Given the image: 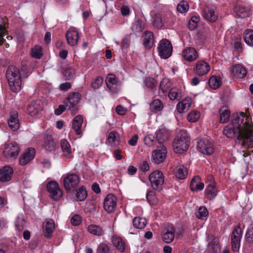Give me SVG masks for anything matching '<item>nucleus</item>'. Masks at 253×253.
<instances>
[{
  "mask_svg": "<svg viewBox=\"0 0 253 253\" xmlns=\"http://www.w3.org/2000/svg\"><path fill=\"white\" fill-rule=\"evenodd\" d=\"M223 133L227 138L242 140V146H253V123L247 113H236L231 122L223 129Z\"/></svg>",
  "mask_w": 253,
  "mask_h": 253,
  "instance_id": "1",
  "label": "nucleus"
},
{
  "mask_svg": "<svg viewBox=\"0 0 253 253\" xmlns=\"http://www.w3.org/2000/svg\"><path fill=\"white\" fill-rule=\"evenodd\" d=\"M6 77L11 90L18 92L21 88V78L19 70L15 66L9 67L6 71Z\"/></svg>",
  "mask_w": 253,
  "mask_h": 253,
  "instance_id": "2",
  "label": "nucleus"
},
{
  "mask_svg": "<svg viewBox=\"0 0 253 253\" xmlns=\"http://www.w3.org/2000/svg\"><path fill=\"white\" fill-rule=\"evenodd\" d=\"M190 144V138L185 130H181L174 140L173 145L175 153L181 154L186 151Z\"/></svg>",
  "mask_w": 253,
  "mask_h": 253,
  "instance_id": "3",
  "label": "nucleus"
},
{
  "mask_svg": "<svg viewBox=\"0 0 253 253\" xmlns=\"http://www.w3.org/2000/svg\"><path fill=\"white\" fill-rule=\"evenodd\" d=\"M20 151L19 145L15 142H6L4 144L3 154L8 159H16Z\"/></svg>",
  "mask_w": 253,
  "mask_h": 253,
  "instance_id": "4",
  "label": "nucleus"
},
{
  "mask_svg": "<svg viewBox=\"0 0 253 253\" xmlns=\"http://www.w3.org/2000/svg\"><path fill=\"white\" fill-rule=\"evenodd\" d=\"M80 179L75 173H68L63 177L64 186L67 192H72L77 187Z\"/></svg>",
  "mask_w": 253,
  "mask_h": 253,
  "instance_id": "5",
  "label": "nucleus"
},
{
  "mask_svg": "<svg viewBox=\"0 0 253 253\" xmlns=\"http://www.w3.org/2000/svg\"><path fill=\"white\" fill-rule=\"evenodd\" d=\"M149 179L152 187L155 190H160L164 183V175L160 170H155L151 172L149 176Z\"/></svg>",
  "mask_w": 253,
  "mask_h": 253,
  "instance_id": "6",
  "label": "nucleus"
},
{
  "mask_svg": "<svg viewBox=\"0 0 253 253\" xmlns=\"http://www.w3.org/2000/svg\"><path fill=\"white\" fill-rule=\"evenodd\" d=\"M158 51L161 58L167 59L169 57L172 51V46L170 42L167 39L161 40L159 43Z\"/></svg>",
  "mask_w": 253,
  "mask_h": 253,
  "instance_id": "7",
  "label": "nucleus"
},
{
  "mask_svg": "<svg viewBox=\"0 0 253 253\" xmlns=\"http://www.w3.org/2000/svg\"><path fill=\"white\" fill-rule=\"evenodd\" d=\"M198 151L204 155H210L213 152L212 143L207 139H202L197 142Z\"/></svg>",
  "mask_w": 253,
  "mask_h": 253,
  "instance_id": "8",
  "label": "nucleus"
},
{
  "mask_svg": "<svg viewBox=\"0 0 253 253\" xmlns=\"http://www.w3.org/2000/svg\"><path fill=\"white\" fill-rule=\"evenodd\" d=\"M167 150L164 145L160 144L157 149L154 150L152 154V159L157 164L163 162L166 158Z\"/></svg>",
  "mask_w": 253,
  "mask_h": 253,
  "instance_id": "9",
  "label": "nucleus"
},
{
  "mask_svg": "<svg viewBox=\"0 0 253 253\" xmlns=\"http://www.w3.org/2000/svg\"><path fill=\"white\" fill-rule=\"evenodd\" d=\"M47 190L51 198L55 201H58L62 196V191L58 183L55 181L49 182L47 185Z\"/></svg>",
  "mask_w": 253,
  "mask_h": 253,
  "instance_id": "10",
  "label": "nucleus"
},
{
  "mask_svg": "<svg viewBox=\"0 0 253 253\" xmlns=\"http://www.w3.org/2000/svg\"><path fill=\"white\" fill-rule=\"evenodd\" d=\"M108 88L113 92L117 93L120 89L121 82L114 74H109L105 79Z\"/></svg>",
  "mask_w": 253,
  "mask_h": 253,
  "instance_id": "11",
  "label": "nucleus"
},
{
  "mask_svg": "<svg viewBox=\"0 0 253 253\" xmlns=\"http://www.w3.org/2000/svg\"><path fill=\"white\" fill-rule=\"evenodd\" d=\"M117 207V198L112 194L106 196L104 201V209L108 213L115 211Z\"/></svg>",
  "mask_w": 253,
  "mask_h": 253,
  "instance_id": "12",
  "label": "nucleus"
},
{
  "mask_svg": "<svg viewBox=\"0 0 253 253\" xmlns=\"http://www.w3.org/2000/svg\"><path fill=\"white\" fill-rule=\"evenodd\" d=\"M242 232L239 226L235 227L231 235L232 248L234 251H237L239 247Z\"/></svg>",
  "mask_w": 253,
  "mask_h": 253,
  "instance_id": "13",
  "label": "nucleus"
},
{
  "mask_svg": "<svg viewBox=\"0 0 253 253\" xmlns=\"http://www.w3.org/2000/svg\"><path fill=\"white\" fill-rule=\"evenodd\" d=\"M231 76L234 78L243 79L247 75V70L242 65L235 64L230 68Z\"/></svg>",
  "mask_w": 253,
  "mask_h": 253,
  "instance_id": "14",
  "label": "nucleus"
},
{
  "mask_svg": "<svg viewBox=\"0 0 253 253\" xmlns=\"http://www.w3.org/2000/svg\"><path fill=\"white\" fill-rule=\"evenodd\" d=\"M182 55L187 61L192 62L199 57V54L196 49L192 47H186L183 50Z\"/></svg>",
  "mask_w": 253,
  "mask_h": 253,
  "instance_id": "15",
  "label": "nucleus"
},
{
  "mask_svg": "<svg viewBox=\"0 0 253 253\" xmlns=\"http://www.w3.org/2000/svg\"><path fill=\"white\" fill-rule=\"evenodd\" d=\"M211 69L210 65L206 62L201 60L198 61L194 68V72L199 76H204L207 74Z\"/></svg>",
  "mask_w": 253,
  "mask_h": 253,
  "instance_id": "16",
  "label": "nucleus"
},
{
  "mask_svg": "<svg viewBox=\"0 0 253 253\" xmlns=\"http://www.w3.org/2000/svg\"><path fill=\"white\" fill-rule=\"evenodd\" d=\"M207 240L208 241V250L211 253H219L220 251V247L218 239L212 235H210L208 237Z\"/></svg>",
  "mask_w": 253,
  "mask_h": 253,
  "instance_id": "17",
  "label": "nucleus"
},
{
  "mask_svg": "<svg viewBox=\"0 0 253 253\" xmlns=\"http://www.w3.org/2000/svg\"><path fill=\"white\" fill-rule=\"evenodd\" d=\"M66 38L70 45L75 46L77 45L79 39V33L74 28H71L67 31Z\"/></svg>",
  "mask_w": 253,
  "mask_h": 253,
  "instance_id": "18",
  "label": "nucleus"
},
{
  "mask_svg": "<svg viewBox=\"0 0 253 253\" xmlns=\"http://www.w3.org/2000/svg\"><path fill=\"white\" fill-rule=\"evenodd\" d=\"M35 150L33 148L28 149L20 157L19 164L21 165H25L32 161L35 157Z\"/></svg>",
  "mask_w": 253,
  "mask_h": 253,
  "instance_id": "19",
  "label": "nucleus"
},
{
  "mask_svg": "<svg viewBox=\"0 0 253 253\" xmlns=\"http://www.w3.org/2000/svg\"><path fill=\"white\" fill-rule=\"evenodd\" d=\"M203 16L205 19L211 22H215L217 18L214 8L212 6H206L203 10Z\"/></svg>",
  "mask_w": 253,
  "mask_h": 253,
  "instance_id": "20",
  "label": "nucleus"
},
{
  "mask_svg": "<svg viewBox=\"0 0 253 253\" xmlns=\"http://www.w3.org/2000/svg\"><path fill=\"white\" fill-rule=\"evenodd\" d=\"M42 109V106L39 100L32 101L27 108L29 115L32 117H36Z\"/></svg>",
  "mask_w": 253,
  "mask_h": 253,
  "instance_id": "21",
  "label": "nucleus"
},
{
  "mask_svg": "<svg viewBox=\"0 0 253 253\" xmlns=\"http://www.w3.org/2000/svg\"><path fill=\"white\" fill-rule=\"evenodd\" d=\"M13 171L9 166H4L0 169V182H5L10 181Z\"/></svg>",
  "mask_w": 253,
  "mask_h": 253,
  "instance_id": "22",
  "label": "nucleus"
},
{
  "mask_svg": "<svg viewBox=\"0 0 253 253\" xmlns=\"http://www.w3.org/2000/svg\"><path fill=\"white\" fill-rule=\"evenodd\" d=\"M234 11L236 15L241 18L249 17L251 14L250 7L242 5H237L234 8Z\"/></svg>",
  "mask_w": 253,
  "mask_h": 253,
  "instance_id": "23",
  "label": "nucleus"
},
{
  "mask_svg": "<svg viewBox=\"0 0 253 253\" xmlns=\"http://www.w3.org/2000/svg\"><path fill=\"white\" fill-rule=\"evenodd\" d=\"M8 124L13 131L17 130L19 128V120L18 113L16 111L11 112Z\"/></svg>",
  "mask_w": 253,
  "mask_h": 253,
  "instance_id": "24",
  "label": "nucleus"
},
{
  "mask_svg": "<svg viewBox=\"0 0 253 253\" xmlns=\"http://www.w3.org/2000/svg\"><path fill=\"white\" fill-rule=\"evenodd\" d=\"M171 87V83L169 79L165 78L160 83L159 93L160 96L165 97L167 95L168 92Z\"/></svg>",
  "mask_w": 253,
  "mask_h": 253,
  "instance_id": "25",
  "label": "nucleus"
},
{
  "mask_svg": "<svg viewBox=\"0 0 253 253\" xmlns=\"http://www.w3.org/2000/svg\"><path fill=\"white\" fill-rule=\"evenodd\" d=\"M83 123V117L81 115L76 116L73 120L72 127L77 135L82 134L81 127Z\"/></svg>",
  "mask_w": 253,
  "mask_h": 253,
  "instance_id": "26",
  "label": "nucleus"
},
{
  "mask_svg": "<svg viewBox=\"0 0 253 253\" xmlns=\"http://www.w3.org/2000/svg\"><path fill=\"white\" fill-rule=\"evenodd\" d=\"M192 99L189 97H185L176 105V109L180 113L185 112L191 107Z\"/></svg>",
  "mask_w": 253,
  "mask_h": 253,
  "instance_id": "27",
  "label": "nucleus"
},
{
  "mask_svg": "<svg viewBox=\"0 0 253 253\" xmlns=\"http://www.w3.org/2000/svg\"><path fill=\"white\" fill-rule=\"evenodd\" d=\"M60 145L63 154L67 158H71L73 157L72 151L69 142L64 139L60 141Z\"/></svg>",
  "mask_w": 253,
  "mask_h": 253,
  "instance_id": "28",
  "label": "nucleus"
},
{
  "mask_svg": "<svg viewBox=\"0 0 253 253\" xmlns=\"http://www.w3.org/2000/svg\"><path fill=\"white\" fill-rule=\"evenodd\" d=\"M175 229L173 227H170L163 231L162 234L163 240L166 243H171L174 238Z\"/></svg>",
  "mask_w": 253,
  "mask_h": 253,
  "instance_id": "29",
  "label": "nucleus"
},
{
  "mask_svg": "<svg viewBox=\"0 0 253 253\" xmlns=\"http://www.w3.org/2000/svg\"><path fill=\"white\" fill-rule=\"evenodd\" d=\"M217 189L214 184L211 181L205 189V195L207 199L212 200L217 195Z\"/></svg>",
  "mask_w": 253,
  "mask_h": 253,
  "instance_id": "30",
  "label": "nucleus"
},
{
  "mask_svg": "<svg viewBox=\"0 0 253 253\" xmlns=\"http://www.w3.org/2000/svg\"><path fill=\"white\" fill-rule=\"evenodd\" d=\"M190 187L192 191H201L203 189L204 184L201 182L200 177L197 176L191 180Z\"/></svg>",
  "mask_w": 253,
  "mask_h": 253,
  "instance_id": "31",
  "label": "nucleus"
},
{
  "mask_svg": "<svg viewBox=\"0 0 253 253\" xmlns=\"http://www.w3.org/2000/svg\"><path fill=\"white\" fill-rule=\"evenodd\" d=\"M169 135V131L165 128H160L156 132V138L160 144L167 140Z\"/></svg>",
  "mask_w": 253,
  "mask_h": 253,
  "instance_id": "32",
  "label": "nucleus"
},
{
  "mask_svg": "<svg viewBox=\"0 0 253 253\" xmlns=\"http://www.w3.org/2000/svg\"><path fill=\"white\" fill-rule=\"evenodd\" d=\"M230 116L229 110L226 106H223L219 110V122L224 123L227 122Z\"/></svg>",
  "mask_w": 253,
  "mask_h": 253,
  "instance_id": "33",
  "label": "nucleus"
},
{
  "mask_svg": "<svg viewBox=\"0 0 253 253\" xmlns=\"http://www.w3.org/2000/svg\"><path fill=\"white\" fill-rule=\"evenodd\" d=\"M188 174L187 169L183 165H180L175 169V176L180 179H184Z\"/></svg>",
  "mask_w": 253,
  "mask_h": 253,
  "instance_id": "34",
  "label": "nucleus"
},
{
  "mask_svg": "<svg viewBox=\"0 0 253 253\" xmlns=\"http://www.w3.org/2000/svg\"><path fill=\"white\" fill-rule=\"evenodd\" d=\"M43 229L45 236L46 237L50 236L54 229V221L52 219L47 220L43 224Z\"/></svg>",
  "mask_w": 253,
  "mask_h": 253,
  "instance_id": "35",
  "label": "nucleus"
},
{
  "mask_svg": "<svg viewBox=\"0 0 253 253\" xmlns=\"http://www.w3.org/2000/svg\"><path fill=\"white\" fill-rule=\"evenodd\" d=\"M112 242L118 251L121 253L125 251V243L123 239L117 236H113L112 239Z\"/></svg>",
  "mask_w": 253,
  "mask_h": 253,
  "instance_id": "36",
  "label": "nucleus"
},
{
  "mask_svg": "<svg viewBox=\"0 0 253 253\" xmlns=\"http://www.w3.org/2000/svg\"><path fill=\"white\" fill-rule=\"evenodd\" d=\"M144 46L147 48H150L154 43L153 34L151 32H145L143 35Z\"/></svg>",
  "mask_w": 253,
  "mask_h": 253,
  "instance_id": "37",
  "label": "nucleus"
},
{
  "mask_svg": "<svg viewBox=\"0 0 253 253\" xmlns=\"http://www.w3.org/2000/svg\"><path fill=\"white\" fill-rule=\"evenodd\" d=\"M168 92V96L171 100L173 101L181 97V91L178 87L171 88Z\"/></svg>",
  "mask_w": 253,
  "mask_h": 253,
  "instance_id": "38",
  "label": "nucleus"
},
{
  "mask_svg": "<svg viewBox=\"0 0 253 253\" xmlns=\"http://www.w3.org/2000/svg\"><path fill=\"white\" fill-rule=\"evenodd\" d=\"M87 231L89 233L98 236H101L104 234L102 228L100 226L94 224L88 226Z\"/></svg>",
  "mask_w": 253,
  "mask_h": 253,
  "instance_id": "39",
  "label": "nucleus"
},
{
  "mask_svg": "<svg viewBox=\"0 0 253 253\" xmlns=\"http://www.w3.org/2000/svg\"><path fill=\"white\" fill-rule=\"evenodd\" d=\"M108 143L112 146H117L119 144V137L118 133L114 131H111L109 133L108 137Z\"/></svg>",
  "mask_w": 253,
  "mask_h": 253,
  "instance_id": "40",
  "label": "nucleus"
},
{
  "mask_svg": "<svg viewBox=\"0 0 253 253\" xmlns=\"http://www.w3.org/2000/svg\"><path fill=\"white\" fill-rule=\"evenodd\" d=\"M25 224L26 222L23 215L22 214L18 215L15 222L16 229L20 232L22 231L25 227Z\"/></svg>",
  "mask_w": 253,
  "mask_h": 253,
  "instance_id": "41",
  "label": "nucleus"
},
{
  "mask_svg": "<svg viewBox=\"0 0 253 253\" xmlns=\"http://www.w3.org/2000/svg\"><path fill=\"white\" fill-rule=\"evenodd\" d=\"M80 100V94L78 93H74L70 95L68 98V103L67 106L69 107V109L75 106Z\"/></svg>",
  "mask_w": 253,
  "mask_h": 253,
  "instance_id": "42",
  "label": "nucleus"
},
{
  "mask_svg": "<svg viewBox=\"0 0 253 253\" xmlns=\"http://www.w3.org/2000/svg\"><path fill=\"white\" fill-rule=\"evenodd\" d=\"M151 110L155 113L159 112L163 109V104L159 99H155L150 104Z\"/></svg>",
  "mask_w": 253,
  "mask_h": 253,
  "instance_id": "43",
  "label": "nucleus"
},
{
  "mask_svg": "<svg viewBox=\"0 0 253 253\" xmlns=\"http://www.w3.org/2000/svg\"><path fill=\"white\" fill-rule=\"evenodd\" d=\"M133 226L138 229H142L144 228L147 224L146 219L145 218L136 217L133 221Z\"/></svg>",
  "mask_w": 253,
  "mask_h": 253,
  "instance_id": "44",
  "label": "nucleus"
},
{
  "mask_svg": "<svg viewBox=\"0 0 253 253\" xmlns=\"http://www.w3.org/2000/svg\"><path fill=\"white\" fill-rule=\"evenodd\" d=\"M6 19L0 17V45L3 43V37L5 34L6 28Z\"/></svg>",
  "mask_w": 253,
  "mask_h": 253,
  "instance_id": "45",
  "label": "nucleus"
},
{
  "mask_svg": "<svg viewBox=\"0 0 253 253\" xmlns=\"http://www.w3.org/2000/svg\"><path fill=\"white\" fill-rule=\"evenodd\" d=\"M31 56L36 59H40L43 55L42 49L41 46L36 45L31 49Z\"/></svg>",
  "mask_w": 253,
  "mask_h": 253,
  "instance_id": "46",
  "label": "nucleus"
},
{
  "mask_svg": "<svg viewBox=\"0 0 253 253\" xmlns=\"http://www.w3.org/2000/svg\"><path fill=\"white\" fill-rule=\"evenodd\" d=\"M144 25L143 22L140 20L135 21L131 26V29L134 33H139L142 31L144 29Z\"/></svg>",
  "mask_w": 253,
  "mask_h": 253,
  "instance_id": "47",
  "label": "nucleus"
},
{
  "mask_svg": "<svg viewBox=\"0 0 253 253\" xmlns=\"http://www.w3.org/2000/svg\"><path fill=\"white\" fill-rule=\"evenodd\" d=\"M244 41L249 46L253 45V31L252 30H246L244 33Z\"/></svg>",
  "mask_w": 253,
  "mask_h": 253,
  "instance_id": "48",
  "label": "nucleus"
},
{
  "mask_svg": "<svg viewBox=\"0 0 253 253\" xmlns=\"http://www.w3.org/2000/svg\"><path fill=\"white\" fill-rule=\"evenodd\" d=\"M221 84L220 79L217 77H211L209 81V84L210 87L213 89L218 88L220 86Z\"/></svg>",
  "mask_w": 253,
  "mask_h": 253,
  "instance_id": "49",
  "label": "nucleus"
},
{
  "mask_svg": "<svg viewBox=\"0 0 253 253\" xmlns=\"http://www.w3.org/2000/svg\"><path fill=\"white\" fill-rule=\"evenodd\" d=\"M200 117L199 112L193 110L189 113L187 116V120L190 123H195L198 121Z\"/></svg>",
  "mask_w": 253,
  "mask_h": 253,
  "instance_id": "50",
  "label": "nucleus"
},
{
  "mask_svg": "<svg viewBox=\"0 0 253 253\" xmlns=\"http://www.w3.org/2000/svg\"><path fill=\"white\" fill-rule=\"evenodd\" d=\"M177 11L181 13L187 12L189 8L188 2L185 0H182L177 5Z\"/></svg>",
  "mask_w": 253,
  "mask_h": 253,
  "instance_id": "51",
  "label": "nucleus"
},
{
  "mask_svg": "<svg viewBox=\"0 0 253 253\" xmlns=\"http://www.w3.org/2000/svg\"><path fill=\"white\" fill-rule=\"evenodd\" d=\"M145 86L148 89L153 90L156 87V82L153 78H147L144 81Z\"/></svg>",
  "mask_w": 253,
  "mask_h": 253,
  "instance_id": "52",
  "label": "nucleus"
},
{
  "mask_svg": "<svg viewBox=\"0 0 253 253\" xmlns=\"http://www.w3.org/2000/svg\"><path fill=\"white\" fill-rule=\"evenodd\" d=\"M55 143L51 137L46 138L44 142V147L46 150L51 151L54 150L55 148Z\"/></svg>",
  "mask_w": 253,
  "mask_h": 253,
  "instance_id": "53",
  "label": "nucleus"
},
{
  "mask_svg": "<svg viewBox=\"0 0 253 253\" xmlns=\"http://www.w3.org/2000/svg\"><path fill=\"white\" fill-rule=\"evenodd\" d=\"M76 197L78 200L84 201L87 197V192L84 187H81L77 191Z\"/></svg>",
  "mask_w": 253,
  "mask_h": 253,
  "instance_id": "54",
  "label": "nucleus"
},
{
  "mask_svg": "<svg viewBox=\"0 0 253 253\" xmlns=\"http://www.w3.org/2000/svg\"><path fill=\"white\" fill-rule=\"evenodd\" d=\"M147 199L151 205L154 206L157 204V198L156 196V193L153 191H150L147 193Z\"/></svg>",
  "mask_w": 253,
  "mask_h": 253,
  "instance_id": "55",
  "label": "nucleus"
},
{
  "mask_svg": "<svg viewBox=\"0 0 253 253\" xmlns=\"http://www.w3.org/2000/svg\"><path fill=\"white\" fill-rule=\"evenodd\" d=\"M75 75V69L72 67L67 68L64 72V75L66 80H70L74 77Z\"/></svg>",
  "mask_w": 253,
  "mask_h": 253,
  "instance_id": "56",
  "label": "nucleus"
},
{
  "mask_svg": "<svg viewBox=\"0 0 253 253\" xmlns=\"http://www.w3.org/2000/svg\"><path fill=\"white\" fill-rule=\"evenodd\" d=\"M208 215V211L205 207H201L199 208L198 211L197 213V217L199 219H203L204 217L207 216Z\"/></svg>",
  "mask_w": 253,
  "mask_h": 253,
  "instance_id": "57",
  "label": "nucleus"
},
{
  "mask_svg": "<svg viewBox=\"0 0 253 253\" xmlns=\"http://www.w3.org/2000/svg\"><path fill=\"white\" fill-rule=\"evenodd\" d=\"M103 79L101 77H97L91 84V87L93 89L99 88L102 84Z\"/></svg>",
  "mask_w": 253,
  "mask_h": 253,
  "instance_id": "58",
  "label": "nucleus"
},
{
  "mask_svg": "<svg viewBox=\"0 0 253 253\" xmlns=\"http://www.w3.org/2000/svg\"><path fill=\"white\" fill-rule=\"evenodd\" d=\"M241 38H237L235 40H233L231 44L234 48L237 50L239 52L242 51V44L241 42Z\"/></svg>",
  "mask_w": 253,
  "mask_h": 253,
  "instance_id": "59",
  "label": "nucleus"
},
{
  "mask_svg": "<svg viewBox=\"0 0 253 253\" xmlns=\"http://www.w3.org/2000/svg\"><path fill=\"white\" fill-rule=\"evenodd\" d=\"M246 238L249 242L253 241V224H251L248 227Z\"/></svg>",
  "mask_w": 253,
  "mask_h": 253,
  "instance_id": "60",
  "label": "nucleus"
},
{
  "mask_svg": "<svg viewBox=\"0 0 253 253\" xmlns=\"http://www.w3.org/2000/svg\"><path fill=\"white\" fill-rule=\"evenodd\" d=\"M81 222L82 218L78 214L74 215L71 219V223L74 226H78Z\"/></svg>",
  "mask_w": 253,
  "mask_h": 253,
  "instance_id": "61",
  "label": "nucleus"
},
{
  "mask_svg": "<svg viewBox=\"0 0 253 253\" xmlns=\"http://www.w3.org/2000/svg\"><path fill=\"white\" fill-rule=\"evenodd\" d=\"M154 137L152 135H147L144 139V143L148 146H151L153 145Z\"/></svg>",
  "mask_w": 253,
  "mask_h": 253,
  "instance_id": "62",
  "label": "nucleus"
},
{
  "mask_svg": "<svg viewBox=\"0 0 253 253\" xmlns=\"http://www.w3.org/2000/svg\"><path fill=\"white\" fill-rule=\"evenodd\" d=\"M109 251L108 245L105 244H100L98 249V252L99 253H108Z\"/></svg>",
  "mask_w": 253,
  "mask_h": 253,
  "instance_id": "63",
  "label": "nucleus"
},
{
  "mask_svg": "<svg viewBox=\"0 0 253 253\" xmlns=\"http://www.w3.org/2000/svg\"><path fill=\"white\" fill-rule=\"evenodd\" d=\"M116 112L120 115H124L126 112V109L121 105H118L116 109Z\"/></svg>",
  "mask_w": 253,
  "mask_h": 253,
  "instance_id": "64",
  "label": "nucleus"
}]
</instances>
